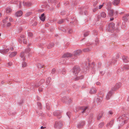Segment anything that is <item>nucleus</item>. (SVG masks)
Returning <instances> with one entry per match:
<instances>
[{
    "instance_id": "1a4fd4ad",
    "label": "nucleus",
    "mask_w": 129,
    "mask_h": 129,
    "mask_svg": "<svg viewBox=\"0 0 129 129\" xmlns=\"http://www.w3.org/2000/svg\"><path fill=\"white\" fill-rule=\"evenodd\" d=\"M112 90L109 91V92L107 94L106 99L107 100H108L110 99V97L113 94V92Z\"/></svg>"
},
{
    "instance_id": "9b49d317",
    "label": "nucleus",
    "mask_w": 129,
    "mask_h": 129,
    "mask_svg": "<svg viewBox=\"0 0 129 129\" xmlns=\"http://www.w3.org/2000/svg\"><path fill=\"white\" fill-rule=\"evenodd\" d=\"M82 52V51L81 50H78L75 51L74 52L73 55L74 56L78 55H79Z\"/></svg>"
},
{
    "instance_id": "f704fd0d",
    "label": "nucleus",
    "mask_w": 129,
    "mask_h": 129,
    "mask_svg": "<svg viewBox=\"0 0 129 129\" xmlns=\"http://www.w3.org/2000/svg\"><path fill=\"white\" fill-rule=\"evenodd\" d=\"M51 80V78H50L49 77L47 78L46 81V84L47 85L48 84L50 83Z\"/></svg>"
},
{
    "instance_id": "20e7f679",
    "label": "nucleus",
    "mask_w": 129,
    "mask_h": 129,
    "mask_svg": "<svg viewBox=\"0 0 129 129\" xmlns=\"http://www.w3.org/2000/svg\"><path fill=\"white\" fill-rule=\"evenodd\" d=\"M62 101L67 104L72 102V100L69 97L64 96L62 98Z\"/></svg>"
},
{
    "instance_id": "c85d7f7f",
    "label": "nucleus",
    "mask_w": 129,
    "mask_h": 129,
    "mask_svg": "<svg viewBox=\"0 0 129 129\" xmlns=\"http://www.w3.org/2000/svg\"><path fill=\"white\" fill-rule=\"evenodd\" d=\"M12 9L10 7H8L7 8L6 10V13H9L12 12Z\"/></svg>"
},
{
    "instance_id": "e433bc0d",
    "label": "nucleus",
    "mask_w": 129,
    "mask_h": 129,
    "mask_svg": "<svg viewBox=\"0 0 129 129\" xmlns=\"http://www.w3.org/2000/svg\"><path fill=\"white\" fill-rule=\"evenodd\" d=\"M104 123L103 122H101L99 125V127L101 128L104 126Z\"/></svg>"
},
{
    "instance_id": "f257e3e1",
    "label": "nucleus",
    "mask_w": 129,
    "mask_h": 129,
    "mask_svg": "<svg viewBox=\"0 0 129 129\" xmlns=\"http://www.w3.org/2000/svg\"><path fill=\"white\" fill-rule=\"evenodd\" d=\"M129 119V114L126 113L120 116L118 119L117 121L119 123V125L122 126L124 123H126L127 121Z\"/></svg>"
},
{
    "instance_id": "393cba45",
    "label": "nucleus",
    "mask_w": 129,
    "mask_h": 129,
    "mask_svg": "<svg viewBox=\"0 0 129 129\" xmlns=\"http://www.w3.org/2000/svg\"><path fill=\"white\" fill-rule=\"evenodd\" d=\"M54 46V43H51L48 45L47 48L48 49H50L53 47Z\"/></svg>"
},
{
    "instance_id": "052dcab7",
    "label": "nucleus",
    "mask_w": 129,
    "mask_h": 129,
    "mask_svg": "<svg viewBox=\"0 0 129 129\" xmlns=\"http://www.w3.org/2000/svg\"><path fill=\"white\" fill-rule=\"evenodd\" d=\"M87 87L86 85L85 84L84 85L82 86L81 88L82 89H84Z\"/></svg>"
},
{
    "instance_id": "ea45409f",
    "label": "nucleus",
    "mask_w": 129,
    "mask_h": 129,
    "mask_svg": "<svg viewBox=\"0 0 129 129\" xmlns=\"http://www.w3.org/2000/svg\"><path fill=\"white\" fill-rule=\"evenodd\" d=\"M89 31H88L85 32L84 34V37H86L89 35Z\"/></svg>"
},
{
    "instance_id": "a19ab883",
    "label": "nucleus",
    "mask_w": 129,
    "mask_h": 129,
    "mask_svg": "<svg viewBox=\"0 0 129 129\" xmlns=\"http://www.w3.org/2000/svg\"><path fill=\"white\" fill-rule=\"evenodd\" d=\"M37 67L38 69H40L42 68H43V66H42L41 64L39 63H38L37 64Z\"/></svg>"
},
{
    "instance_id": "aec40b11",
    "label": "nucleus",
    "mask_w": 129,
    "mask_h": 129,
    "mask_svg": "<svg viewBox=\"0 0 129 129\" xmlns=\"http://www.w3.org/2000/svg\"><path fill=\"white\" fill-rule=\"evenodd\" d=\"M103 114L104 112L103 111H102L101 112L97 117V118L98 120H99L102 118Z\"/></svg>"
},
{
    "instance_id": "864d4df0",
    "label": "nucleus",
    "mask_w": 129,
    "mask_h": 129,
    "mask_svg": "<svg viewBox=\"0 0 129 129\" xmlns=\"http://www.w3.org/2000/svg\"><path fill=\"white\" fill-rule=\"evenodd\" d=\"M91 72L92 74H94L95 73V71L94 70V67H93L92 68V70H91Z\"/></svg>"
},
{
    "instance_id": "423d86ee",
    "label": "nucleus",
    "mask_w": 129,
    "mask_h": 129,
    "mask_svg": "<svg viewBox=\"0 0 129 129\" xmlns=\"http://www.w3.org/2000/svg\"><path fill=\"white\" fill-rule=\"evenodd\" d=\"M121 83L120 82L117 83L115 86L112 88V90L115 91L118 89L121 86Z\"/></svg>"
},
{
    "instance_id": "473e14b6",
    "label": "nucleus",
    "mask_w": 129,
    "mask_h": 129,
    "mask_svg": "<svg viewBox=\"0 0 129 129\" xmlns=\"http://www.w3.org/2000/svg\"><path fill=\"white\" fill-rule=\"evenodd\" d=\"M101 101L102 100L100 98V97L96 99V101L98 103V104L100 103Z\"/></svg>"
},
{
    "instance_id": "0e129e2a",
    "label": "nucleus",
    "mask_w": 129,
    "mask_h": 129,
    "mask_svg": "<svg viewBox=\"0 0 129 129\" xmlns=\"http://www.w3.org/2000/svg\"><path fill=\"white\" fill-rule=\"evenodd\" d=\"M7 64L8 66H11L12 65V63L11 62H9L7 63Z\"/></svg>"
},
{
    "instance_id": "37998d69",
    "label": "nucleus",
    "mask_w": 129,
    "mask_h": 129,
    "mask_svg": "<svg viewBox=\"0 0 129 129\" xmlns=\"http://www.w3.org/2000/svg\"><path fill=\"white\" fill-rule=\"evenodd\" d=\"M32 13V12H28L26 13L25 14V16L26 17H28L31 15Z\"/></svg>"
},
{
    "instance_id": "5fc2aeb1",
    "label": "nucleus",
    "mask_w": 129,
    "mask_h": 129,
    "mask_svg": "<svg viewBox=\"0 0 129 129\" xmlns=\"http://www.w3.org/2000/svg\"><path fill=\"white\" fill-rule=\"evenodd\" d=\"M43 90V88L42 86L40 87L38 89L39 91V92H42Z\"/></svg>"
},
{
    "instance_id": "49530a36",
    "label": "nucleus",
    "mask_w": 129,
    "mask_h": 129,
    "mask_svg": "<svg viewBox=\"0 0 129 129\" xmlns=\"http://www.w3.org/2000/svg\"><path fill=\"white\" fill-rule=\"evenodd\" d=\"M87 107H83L82 109H83V111L81 112L82 113H83L85 112V110L87 109Z\"/></svg>"
},
{
    "instance_id": "6e6552de",
    "label": "nucleus",
    "mask_w": 129,
    "mask_h": 129,
    "mask_svg": "<svg viewBox=\"0 0 129 129\" xmlns=\"http://www.w3.org/2000/svg\"><path fill=\"white\" fill-rule=\"evenodd\" d=\"M122 20L125 22L129 21V14H125L122 17Z\"/></svg>"
},
{
    "instance_id": "39448f33",
    "label": "nucleus",
    "mask_w": 129,
    "mask_h": 129,
    "mask_svg": "<svg viewBox=\"0 0 129 129\" xmlns=\"http://www.w3.org/2000/svg\"><path fill=\"white\" fill-rule=\"evenodd\" d=\"M62 126V124L60 121H56L55 122L54 127L55 128L59 129L61 128Z\"/></svg>"
},
{
    "instance_id": "72a5a7b5",
    "label": "nucleus",
    "mask_w": 129,
    "mask_h": 129,
    "mask_svg": "<svg viewBox=\"0 0 129 129\" xmlns=\"http://www.w3.org/2000/svg\"><path fill=\"white\" fill-rule=\"evenodd\" d=\"M101 16L105 18L106 16V14L104 12H102L101 14Z\"/></svg>"
},
{
    "instance_id": "9d476101",
    "label": "nucleus",
    "mask_w": 129,
    "mask_h": 129,
    "mask_svg": "<svg viewBox=\"0 0 129 129\" xmlns=\"http://www.w3.org/2000/svg\"><path fill=\"white\" fill-rule=\"evenodd\" d=\"M73 55L71 53H67L64 54L62 56V58H66L69 57H71Z\"/></svg>"
},
{
    "instance_id": "e2e57ef3",
    "label": "nucleus",
    "mask_w": 129,
    "mask_h": 129,
    "mask_svg": "<svg viewBox=\"0 0 129 129\" xmlns=\"http://www.w3.org/2000/svg\"><path fill=\"white\" fill-rule=\"evenodd\" d=\"M116 61H117L116 60H114V59H113L112 60V61H111V63H115L116 62Z\"/></svg>"
},
{
    "instance_id": "c03bdc74",
    "label": "nucleus",
    "mask_w": 129,
    "mask_h": 129,
    "mask_svg": "<svg viewBox=\"0 0 129 129\" xmlns=\"http://www.w3.org/2000/svg\"><path fill=\"white\" fill-rule=\"evenodd\" d=\"M41 84L40 83L39 81V82L38 83L36 84L35 85V87H37L40 85Z\"/></svg>"
},
{
    "instance_id": "de8ad7c7",
    "label": "nucleus",
    "mask_w": 129,
    "mask_h": 129,
    "mask_svg": "<svg viewBox=\"0 0 129 129\" xmlns=\"http://www.w3.org/2000/svg\"><path fill=\"white\" fill-rule=\"evenodd\" d=\"M50 2L52 3H56L57 1V0H50Z\"/></svg>"
},
{
    "instance_id": "b1692460",
    "label": "nucleus",
    "mask_w": 129,
    "mask_h": 129,
    "mask_svg": "<svg viewBox=\"0 0 129 129\" xmlns=\"http://www.w3.org/2000/svg\"><path fill=\"white\" fill-rule=\"evenodd\" d=\"M40 18L41 20L42 21H44L45 19V16H44V14L43 13L41 14V16Z\"/></svg>"
},
{
    "instance_id": "412c9836",
    "label": "nucleus",
    "mask_w": 129,
    "mask_h": 129,
    "mask_svg": "<svg viewBox=\"0 0 129 129\" xmlns=\"http://www.w3.org/2000/svg\"><path fill=\"white\" fill-rule=\"evenodd\" d=\"M17 54L16 52H11V54L9 55L10 57L12 58L13 57L15 56Z\"/></svg>"
},
{
    "instance_id": "c756f323",
    "label": "nucleus",
    "mask_w": 129,
    "mask_h": 129,
    "mask_svg": "<svg viewBox=\"0 0 129 129\" xmlns=\"http://www.w3.org/2000/svg\"><path fill=\"white\" fill-rule=\"evenodd\" d=\"M65 20V19L59 20L58 21V23L60 24H62L64 22Z\"/></svg>"
},
{
    "instance_id": "774afa93",
    "label": "nucleus",
    "mask_w": 129,
    "mask_h": 129,
    "mask_svg": "<svg viewBox=\"0 0 129 129\" xmlns=\"http://www.w3.org/2000/svg\"><path fill=\"white\" fill-rule=\"evenodd\" d=\"M37 22H35L33 24H32V25L33 26H35L37 25Z\"/></svg>"
},
{
    "instance_id": "69168bd1",
    "label": "nucleus",
    "mask_w": 129,
    "mask_h": 129,
    "mask_svg": "<svg viewBox=\"0 0 129 129\" xmlns=\"http://www.w3.org/2000/svg\"><path fill=\"white\" fill-rule=\"evenodd\" d=\"M55 69H53L52 70L51 73L52 74H53L55 73Z\"/></svg>"
},
{
    "instance_id": "3c124183",
    "label": "nucleus",
    "mask_w": 129,
    "mask_h": 129,
    "mask_svg": "<svg viewBox=\"0 0 129 129\" xmlns=\"http://www.w3.org/2000/svg\"><path fill=\"white\" fill-rule=\"evenodd\" d=\"M9 49H4V54H6L7 53V52L9 51Z\"/></svg>"
},
{
    "instance_id": "4468645a",
    "label": "nucleus",
    "mask_w": 129,
    "mask_h": 129,
    "mask_svg": "<svg viewBox=\"0 0 129 129\" xmlns=\"http://www.w3.org/2000/svg\"><path fill=\"white\" fill-rule=\"evenodd\" d=\"M23 5L24 6H27L28 7L32 5V3L30 2H23Z\"/></svg>"
},
{
    "instance_id": "603ef678",
    "label": "nucleus",
    "mask_w": 129,
    "mask_h": 129,
    "mask_svg": "<svg viewBox=\"0 0 129 129\" xmlns=\"http://www.w3.org/2000/svg\"><path fill=\"white\" fill-rule=\"evenodd\" d=\"M72 22H76L77 20V19H76V17H74L73 19V20H72Z\"/></svg>"
},
{
    "instance_id": "4c0bfd02",
    "label": "nucleus",
    "mask_w": 129,
    "mask_h": 129,
    "mask_svg": "<svg viewBox=\"0 0 129 129\" xmlns=\"http://www.w3.org/2000/svg\"><path fill=\"white\" fill-rule=\"evenodd\" d=\"M46 107L47 109L49 110L50 109L51 105L47 103L46 104Z\"/></svg>"
},
{
    "instance_id": "338daca9",
    "label": "nucleus",
    "mask_w": 129,
    "mask_h": 129,
    "mask_svg": "<svg viewBox=\"0 0 129 129\" xmlns=\"http://www.w3.org/2000/svg\"><path fill=\"white\" fill-rule=\"evenodd\" d=\"M105 73L104 71H101L100 72V74L101 75H103Z\"/></svg>"
},
{
    "instance_id": "a211bd4d",
    "label": "nucleus",
    "mask_w": 129,
    "mask_h": 129,
    "mask_svg": "<svg viewBox=\"0 0 129 129\" xmlns=\"http://www.w3.org/2000/svg\"><path fill=\"white\" fill-rule=\"evenodd\" d=\"M96 89L94 87H92L90 89L89 93L91 94H93L96 93Z\"/></svg>"
},
{
    "instance_id": "cd10ccee",
    "label": "nucleus",
    "mask_w": 129,
    "mask_h": 129,
    "mask_svg": "<svg viewBox=\"0 0 129 129\" xmlns=\"http://www.w3.org/2000/svg\"><path fill=\"white\" fill-rule=\"evenodd\" d=\"M108 11H109V15L110 17L112 16L114 14L113 10H109Z\"/></svg>"
},
{
    "instance_id": "a18cd8bd",
    "label": "nucleus",
    "mask_w": 129,
    "mask_h": 129,
    "mask_svg": "<svg viewBox=\"0 0 129 129\" xmlns=\"http://www.w3.org/2000/svg\"><path fill=\"white\" fill-rule=\"evenodd\" d=\"M87 107H83L82 109H83V111L81 112L82 113H83L85 112V110L87 109Z\"/></svg>"
},
{
    "instance_id": "f8f14e48",
    "label": "nucleus",
    "mask_w": 129,
    "mask_h": 129,
    "mask_svg": "<svg viewBox=\"0 0 129 129\" xmlns=\"http://www.w3.org/2000/svg\"><path fill=\"white\" fill-rule=\"evenodd\" d=\"M85 124V122L82 121L79 123L77 125V127L78 128H81Z\"/></svg>"
},
{
    "instance_id": "6e6d98bb",
    "label": "nucleus",
    "mask_w": 129,
    "mask_h": 129,
    "mask_svg": "<svg viewBox=\"0 0 129 129\" xmlns=\"http://www.w3.org/2000/svg\"><path fill=\"white\" fill-rule=\"evenodd\" d=\"M17 3L19 4L18 7L19 8H21V5L20 2L17 1Z\"/></svg>"
},
{
    "instance_id": "7c9ffc66",
    "label": "nucleus",
    "mask_w": 129,
    "mask_h": 129,
    "mask_svg": "<svg viewBox=\"0 0 129 129\" xmlns=\"http://www.w3.org/2000/svg\"><path fill=\"white\" fill-rule=\"evenodd\" d=\"M123 70H128L129 69V65H125L123 68Z\"/></svg>"
},
{
    "instance_id": "13d9d810",
    "label": "nucleus",
    "mask_w": 129,
    "mask_h": 129,
    "mask_svg": "<svg viewBox=\"0 0 129 129\" xmlns=\"http://www.w3.org/2000/svg\"><path fill=\"white\" fill-rule=\"evenodd\" d=\"M28 35L29 36L31 37L33 36L32 33L30 32H29L28 33Z\"/></svg>"
},
{
    "instance_id": "f3484780",
    "label": "nucleus",
    "mask_w": 129,
    "mask_h": 129,
    "mask_svg": "<svg viewBox=\"0 0 129 129\" xmlns=\"http://www.w3.org/2000/svg\"><path fill=\"white\" fill-rule=\"evenodd\" d=\"M111 2H108L107 3L106 6L107 7V9L108 11L111 9Z\"/></svg>"
},
{
    "instance_id": "2f4dec72",
    "label": "nucleus",
    "mask_w": 129,
    "mask_h": 129,
    "mask_svg": "<svg viewBox=\"0 0 129 129\" xmlns=\"http://www.w3.org/2000/svg\"><path fill=\"white\" fill-rule=\"evenodd\" d=\"M38 108L39 109H41L42 108V106L41 103L39 102H38L37 103Z\"/></svg>"
},
{
    "instance_id": "a878e982",
    "label": "nucleus",
    "mask_w": 129,
    "mask_h": 129,
    "mask_svg": "<svg viewBox=\"0 0 129 129\" xmlns=\"http://www.w3.org/2000/svg\"><path fill=\"white\" fill-rule=\"evenodd\" d=\"M91 48V47L90 46L88 48H86L83 49L82 50V51H83L85 52H89L90 51V49Z\"/></svg>"
},
{
    "instance_id": "c9c22d12",
    "label": "nucleus",
    "mask_w": 129,
    "mask_h": 129,
    "mask_svg": "<svg viewBox=\"0 0 129 129\" xmlns=\"http://www.w3.org/2000/svg\"><path fill=\"white\" fill-rule=\"evenodd\" d=\"M31 50L30 48H27L25 49L24 52L25 53H28Z\"/></svg>"
},
{
    "instance_id": "0eeeda50",
    "label": "nucleus",
    "mask_w": 129,
    "mask_h": 129,
    "mask_svg": "<svg viewBox=\"0 0 129 129\" xmlns=\"http://www.w3.org/2000/svg\"><path fill=\"white\" fill-rule=\"evenodd\" d=\"M61 112L59 110H57L54 112L53 113V114L55 116H57V118L60 119L61 117L60 115Z\"/></svg>"
},
{
    "instance_id": "4d7b16f0",
    "label": "nucleus",
    "mask_w": 129,
    "mask_h": 129,
    "mask_svg": "<svg viewBox=\"0 0 129 129\" xmlns=\"http://www.w3.org/2000/svg\"><path fill=\"white\" fill-rule=\"evenodd\" d=\"M71 113L69 112H67V115L68 116V117H69V118H70V115H71Z\"/></svg>"
},
{
    "instance_id": "dca6fc26",
    "label": "nucleus",
    "mask_w": 129,
    "mask_h": 129,
    "mask_svg": "<svg viewBox=\"0 0 129 129\" xmlns=\"http://www.w3.org/2000/svg\"><path fill=\"white\" fill-rule=\"evenodd\" d=\"M122 60L125 62H128V58L126 56L123 55L122 57Z\"/></svg>"
},
{
    "instance_id": "5701e85b",
    "label": "nucleus",
    "mask_w": 129,
    "mask_h": 129,
    "mask_svg": "<svg viewBox=\"0 0 129 129\" xmlns=\"http://www.w3.org/2000/svg\"><path fill=\"white\" fill-rule=\"evenodd\" d=\"M120 0H114L113 2V3L115 6L118 5L119 3Z\"/></svg>"
},
{
    "instance_id": "ddd939ff",
    "label": "nucleus",
    "mask_w": 129,
    "mask_h": 129,
    "mask_svg": "<svg viewBox=\"0 0 129 129\" xmlns=\"http://www.w3.org/2000/svg\"><path fill=\"white\" fill-rule=\"evenodd\" d=\"M24 52H22L20 54V57L22 58V60L24 61L25 59V57L24 56Z\"/></svg>"
},
{
    "instance_id": "09e8293b",
    "label": "nucleus",
    "mask_w": 129,
    "mask_h": 129,
    "mask_svg": "<svg viewBox=\"0 0 129 129\" xmlns=\"http://www.w3.org/2000/svg\"><path fill=\"white\" fill-rule=\"evenodd\" d=\"M59 29L61 31L64 32H65L66 31V29L63 27H61Z\"/></svg>"
},
{
    "instance_id": "79ce46f5",
    "label": "nucleus",
    "mask_w": 129,
    "mask_h": 129,
    "mask_svg": "<svg viewBox=\"0 0 129 129\" xmlns=\"http://www.w3.org/2000/svg\"><path fill=\"white\" fill-rule=\"evenodd\" d=\"M26 63L25 62H23L22 63V67L23 68L25 67L26 66Z\"/></svg>"
},
{
    "instance_id": "8fccbe9b",
    "label": "nucleus",
    "mask_w": 129,
    "mask_h": 129,
    "mask_svg": "<svg viewBox=\"0 0 129 129\" xmlns=\"http://www.w3.org/2000/svg\"><path fill=\"white\" fill-rule=\"evenodd\" d=\"M9 49H4V54H6L7 53V52L9 51Z\"/></svg>"
},
{
    "instance_id": "58836bf2",
    "label": "nucleus",
    "mask_w": 129,
    "mask_h": 129,
    "mask_svg": "<svg viewBox=\"0 0 129 129\" xmlns=\"http://www.w3.org/2000/svg\"><path fill=\"white\" fill-rule=\"evenodd\" d=\"M99 39L98 38H96L95 40V45L96 46L98 45L99 43Z\"/></svg>"
},
{
    "instance_id": "680f3d73",
    "label": "nucleus",
    "mask_w": 129,
    "mask_h": 129,
    "mask_svg": "<svg viewBox=\"0 0 129 129\" xmlns=\"http://www.w3.org/2000/svg\"><path fill=\"white\" fill-rule=\"evenodd\" d=\"M4 49L0 50V52L3 54H4Z\"/></svg>"
},
{
    "instance_id": "bf43d9fd",
    "label": "nucleus",
    "mask_w": 129,
    "mask_h": 129,
    "mask_svg": "<svg viewBox=\"0 0 129 129\" xmlns=\"http://www.w3.org/2000/svg\"><path fill=\"white\" fill-rule=\"evenodd\" d=\"M45 82V80L44 79H42L39 81L40 83L41 84H42Z\"/></svg>"
},
{
    "instance_id": "bb28decb",
    "label": "nucleus",
    "mask_w": 129,
    "mask_h": 129,
    "mask_svg": "<svg viewBox=\"0 0 129 129\" xmlns=\"http://www.w3.org/2000/svg\"><path fill=\"white\" fill-rule=\"evenodd\" d=\"M83 75H81L80 76L77 77L76 78H75L74 80L75 81H77L79 79H81L83 78Z\"/></svg>"
},
{
    "instance_id": "4be33fe9",
    "label": "nucleus",
    "mask_w": 129,
    "mask_h": 129,
    "mask_svg": "<svg viewBox=\"0 0 129 129\" xmlns=\"http://www.w3.org/2000/svg\"><path fill=\"white\" fill-rule=\"evenodd\" d=\"M113 123H114V120H112L109 123H107L106 124V126L107 127L109 125L111 127L112 126Z\"/></svg>"
},
{
    "instance_id": "6ab92c4d",
    "label": "nucleus",
    "mask_w": 129,
    "mask_h": 129,
    "mask_svg": "<svg viewBox=\"0 0 129 129\" xmlns=\"http://www.w3.org/2000/svg\"><path fill=\"white\" fill-rule=\"evenodd\" d=\"M93 118V114L92 113H90L89 115V122H91L92 121Z\"/></svg>"
},
{
    "instance_id": "f03ea898",
    "label": "nucleus",
    "mask_w": 129,
    "mask_h": 129,
    "mask_svg": "<svg viewBox=\"0 0 129 129\" xmlns=\"http://www.w3.org/2000/svg\"><path fill=\"white\" fill-rule=\"evenodd\" d=\"M81 69L79 66H75L72 69V72L75 76H77L78 73L80 71Z\"/></svg>"
},
{
    "instance_id": "2eb2a0df",
    "label": "nucleus",
    "mask_w": 129,
    "mask_h": 129,
    "mask_svg": "<svg viewBox=\"0 0 129 129\" xmlns=\"http://www.w3.org/2000/svg\"><path fill=\"white\" fill-rule=\"evenodd\" d=\"M23 14L22 12L21 11H17L15 13V15L17 17L20 16L22 15Z\"/></svg>"
},
{
    "instance_id": "7ed1b4c3",
    "label": "nucleus",
    "mask_w": 129,
    "mask_h": 129,
    "mask_svg": "<svg viewBox=\"0 0 129 129\" xmlns=\"http://www.w3.org/2000/svg\"><path fill=\"white\" fill-rule=\"evenodd\" d=\"M114 26L115 24L113 23H110L107 28V30L109 32H113L115 28Z\"/></svg>"
}]
</instances>
